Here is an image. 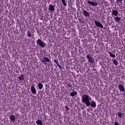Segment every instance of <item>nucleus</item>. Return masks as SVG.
I'll use <instances>...</instances> for the list:
<instances>
[{"instance_id": "nucleus-25", "label": "nucleus", "mask_w": 125, "mask_h": 125, "mask_svg": "<svg viewBox=\"0 0 125 125\" xmlns=\"http://www.w3.org/2000/svg\"><path fill=\"white\" fill-rule=\"evenodd\" d=\"M65 110H66V111H69V107H67V105H65Z\"/></svg>"}, {"instance_id": "nucleus-4", "label": "nucleus", "mask_w": 125, "mask_h": 125, "mask_svg": "<svg viewBox=\"0 0 125 125\" xmlns=\"http://www.w3.org/2000/svg\"><path fill=\"white\" fill-rule=\"evenodd\" d=\"M40 60L41 62H42V63H43L44 64V63H45V62H50V59H48V58L46 57H43V59H41Z\"/></svg>"}, {"instance_id": "nucleus-10", "label": "nucleus", "mask_w": 125, "mask_h": 125, "mask_svg": "<svg viewBox=\"0 0 125 125\" xmlns=\"http://www.w3.org/2000/svg\"><path fill=\"white\" fill-rule=\"evenodd\" d=\"M31 91L32 92L33 94H37V90L36 88L33 86H31Z\"/></svg>"}, {"instance_id": "nucleus-2", "label": "nucleus", "mask_w": 125, "mask_h": 125, "mask_svg": "<svg viewBox=\"0 0 125 125\" xmlns=\"http://www.w3.org/2000/svg\"><path fill=\"white\" fill-rule=\"evenodd\" d=\"M36 43L39 45V46H40L41 47H42V48H44L45 47V43L42 42V40L39 39L36 41Z\"/></svg>"}, {"instance_id": "nucleus-11", "label": "nucleus", "mask_w": 125, "mask_h": 125, "mask_svg": "<svg viewBox=\"0 0 125 125\" xmlns=\"http://www.w3.org/2000/svg\"><path fill=\"white\" fill-rule=\"evenodd\" d=\"M70 95L71 96H72V97L77 96L78 95V92L76 91H73V92L70 93Z\"/></svg>"}, {"instance_id": "nucleus-20", "label": "nucleus", "mask_w": 125, "mask_h": 125, "mask_svg": "<svg viewBox=\"0 0 125 125\" xmlns=\"http://www.w3.org/2000/svg\"><path fill=\"white\" fill-rule=\"evenodd\" d=\"M112 62H113V64H114V65H115V66H117V65H118V61L117 60H116L115 59L113 60Z\"/></svg>"}, {"instance_id": "nucleus-17", "label": "nucleus", "mask_w": 125, "mask_h": 125, "mask_svg": "<svg viewBox=\"0 0 125 125\" xmlns=\"http://www.w3.org/2000/svg\"><path fill=\"white\" fill-rule=\"evenodd\" d=\"M108 54L110 55V57H112V58H115L116 57V55L112 53L111 52H108Z\"/></svg>"}, {"instance_id": "nucleus-19", "label": "nucleus", "mask_w": 125, "mask_h": 125, "mask_svg": "<svg viewBox=\"0 0 125 125\" xmlns=\"http://www.w3.org/2000/svg\"><path fill=\"white\" fill-rule=\"evenodd\" d=\"M36 124L39 125H42V120H37L36 121Z\"/></svg>"}, {"instance_id": "nucleus-3", "label": "nucleus", "mask_w": 125, "mask_h": 125, "mask_svg": "<svg viewBox=\"0 0 125 125\" xmlns=\"http://www.w3.org/2000/svg\"><path fill=\"white\" fill-rule=\"evenodd\" d=\"M86 57L88 59V62H89V63H92L93 62H94V59L90 57L89 55H87Z\"/></svg>"}, {"instance_id": "nucleus-13", "label": "nucleus", "mask_w": 125, "mask_h": 125, "mask_svg": "<svg viewBox=\"0 0 125 125\" xmlns=\"http://www.w3.org/2000/svg\"><path fill=\"white\" fill-rule=\"evenodd\" d=\"M114 20H115V22H117V23L121 22V18L120 17H114Z\"/></svg>"}, {"instance_id": "nucleus-16", "label": "nucleus", "mask_w": 125, "mask_h": 125, "mask_svg": "<svg viewBox=\"0 0 125 125\" xmlns=\"http://www.w3.org/2000/svg\"><path fill=\"white\" fill-rule=\"evenodd\" d=\"M117 115L118 116V118H120V119L124 118V113L121 112H118Z\"/></svg>"}, {"instance_id": "nucleus-12", "label": "nucleus", "mask_w": 125, "mask_h": 125, "mask_svg": "<svg viewBox=\"0 0 125 125\" xmlns=\"http://www.w3.org/2000/svg\"><path fill=\"white\" fill-rule=\"evenodd\" d=\"M118 87L120 91H122V92H124V91H125V87H124V86H123V85L119 84Z\"/></svg>"}, {"instance_id": "nucleus-14", "label": "nucleus", "mask_w": 125, "mask_h": 125, "mask_svg": "<svg viewBox=\"0 0 125 125\" xmlns=\"http://www.w3.org/2000/svg\"><path fill=\"white\" fill-rule=\"evenodd\" d=\"M10 119L13 123H14L15 122V120H16V118H15V116L14 115H11L10 116Z\"/></svg>"}, {"instance_id": "nucleus-24", "label": "nucleus", "mask_w": 125, "mask_h": 125, "mask_svg": "<svg viewBox=\"0 0 125 125\" xmlns=\"http://www.w3.org/2000/svg\"><path fill=\"white\" fill-rule=\"evenodd\" d=\"M116 2L117 3V4H119L120 3L123 2V0H116Z\"/></svg>"}, {"instance_id": "nucleus-8", "label": "nucleus", "mask_w": 125, "mask_h": 125, "mask_svg": "<svg viewBox=\"0 0 125 125\" xmlns=\"http://www.w3.org/2000/svg\"><path fill=\"white\" fill-rule=\"evenodd\" d=\"M118 14H119V12L116 10H113L112 11V16H117Z\"/></svg>"}, {"instance_id": "nucleus-15", "label": "nucleus", "mask_w": 125, "mask_h": 125, "mask_svg": "<svg viewBox=\"0 0 125 125\" xmlns=\"http://www.w3.org/2000/svg\"><path fill=\"white\" fill-rule=\"evenodd\" d=\"M83 14L84 16H85V17H89V13L86 10L83 11Z\"/></svg>"}, {"instance_id": "nucleus-7", "label": "nucleus", "mask_w": 125, "mask_h": 125, "mask_svg": "<svg viewBox=\"0 0 125 125\" xmlns=\"http://www.w3.org/2000/svg\"><path fill=\"white\" fill-rule=\"evenodd\" d=\"M88 3L91 4V5H93V6H97L98 5L97 2L95 1H88Z\"/></svg>"}, {"instance_id": "nucleus-21", "label": "nucleus", "mask_w": 125, "mask_h": 125, "mask_svg": "<svg viewBox=\"0 0 125 125\" xmlns=\"http://www.w3.org/2000/svg\"><path fill=\"white\" fill-rule=\"evenodd\" d=\"M54 62H55V63H56L57 65H58L59 64V61H58L57 59H55L54 60Z\"/></svg>"}, {"instance_id": "nucleus-22", "label": "nucleus", "mask_w": 125, "mask_h": 125, "mask_svg": "<svg viewBox=\"0 0 125 125\" xmlns=\"http://www.w3.org/2000/svg\"><path fill=\"white\" fill-rule=\"evenodd\" d=\"M62 2L63 3L64 6H67V3L65 0H62Z\"/></svg>"}, {"instance_id": "nucleus-1", "label": "nucleus", "mask_w": 125, "mask_h": 125, "mask_svg": "<svg viewBox=\"0 0 125 125\" xmlns=\"http://www.w3.org/2000/svg\"><path fill=\"white\" fill-rule=\"evenodd\" d=\"M82 102L84 103L87 107H89V106H91V107H92L93 108H95L96 107V103H95V102L92 101L90 104V101L91 100V98L89 96L83 94L82 96Z\"/></svg>"}, {"instance_id": "nucleus-26", "label": "nucleus", "mask_w": 125, "mask_h": 125, "mask_svg": "<svg viewBox=\"0 0 125 125\" xmlns=\"http://www.w3.org/2000/svg\"><path fill=\"white\" fill-rule=\"evenodd\" d=\"M57 66L59 67V68H60V69H61V68H62V66H61V65H60V64H58L57 65Z\"/></svg>"}, {"instance_id": "nucleus-23", "label": "nucleus", "mask_w": 125, "mask_h": 125, "mask_svg": "<svg viewBox=\"0 0 125 125\" xmlns=\"http://www.w3.org/2000/svg\"><path fill=\"white\" fill-rule=\"evenodd\" d=\"M27 34L29 38H31V37H32V34H31V32L30 31H27Z\"/></svg>"}, {"instance_id": "nucleus-9", "label": "nucleus", "mask_w": 125, "mask_h": 125, "mask_svg": "<svg viewBox=\"0 0 125 125\" xmlns=\"http://www.w3.org/2000/svg\"><path fill=\"white\" fill-rule=\"evenodd\" d=\"M18 79L21 82V83H22V82H25V79H24V75H21L19 77Z\"/></svg>"}, {"instance_id": "nucleus-6", "label": "nucleus", "mask_w": 125, "mask_h": 125, "mask_svg": "<svg viewBox=\"0 0 125 125\" xmlns=\"http://www.w3.org/2000/svg\"><path fill=\"white\" fill-rule=\"evenodd\" d=\"M48 10L51 11L52 12H54L55 11V7L52 4H50L48 8Z\"/></svg>"}, {"instance_id": "nucleus-27", "label": "nucleus", "mask_w": 125, "mask_h": 125, "mask_svg": "<svg viewBox=\"0 0 125 125\" xmlns=\"http://www.w3.org/2000/svg\"><path fill=\"white\" fill-rule=\"evenodd\" d=\"M114 125H120V124H119V123L118 122H115L114 123Z\"/></svg>"}, {"instance_id": "nucleus-18", "label": "nucleus", "mask_w": 125, "mask_h": 125, "mask_svg": "<svg viewBox=\"0 0 125 125\" xmlns=\"http://www.w3.org/2000/svg\"><path fill=\"white\" fill-rule=\"evenodd\" d=\"M38 86L39 89H42V87H43V85L42 83H39Z\"/></svg>"}, {"instance_id": "nucleus-5", "label": "nucleus", "mask_w": 125, "mask_h": 125, "mask_svg": "<svg viewBox=\"0 0 125 125\" xmlns=\"http://www.w3.org/2000/svg\"><path fill=\"white\" fill-rule=\"evenodd\" d=\"M94 22L96 26H97V27H99V28H101L102 29H103V28H104V26H103V24H102L99 21H95Z\"/></svg>"}]
</instances>
